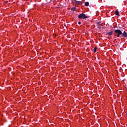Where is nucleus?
Listing matches in <instances>:
<instances>
[{"mask_svg": "<svg viewBox=\"0 0 127 127\" xmlns=\"http://www.w3.org/2000/svg\"><path fill=\"white\" fill-rule=\"evenodd\" d=\"M78 17L80 19H85L88 18V16L85 15L84 13H81L78 16Z\"/></svg>", "mask_w": 127, "mask_h": 127, "instance_id": "nucleus-1", "label": "nucleus"}, {"mask_svg": "<svg viewBox=\"0 0 127 127\" xmlns=\"http://www.w3.org/2000/svg\"><path fill=\"white\" fill-rule=\"evenodd\" d=\"M72 0L73 1H74L75 4H82V3H83V2H82V1H78L77 0Z\"/></svg>", "mask_w": 127, "mask_h": 127, "instance_id": "nucleus-2", "label": "nucleus"}, {"mask_svg": "<svg viewBox=\"0 0 127 127\" xmlns=\"http://www.w3.org/2000/svg\"><path fill=\"white\" fill-rule=\"evenodd\" d=\"M114 32L118 34H123V32H122V31L120 29L115 30Z\"/></svg>", "mask_w": 127, "mask_h": 127, "instance_id": "nucleus-3", "label": "nucleus"}, {"mask_svg": "<svg viewBox=\"0 0 127 127\" xmlns=\"http://www.w3.org/2000/svg\"><path fill=\"white\" fill-rule=\"evenodd\" d=\"M101 25H102V23L101 22H97V27L99 28V29H101Z\"/></svg>", "mask_w": 127, "mask_h": 127, "instance_id": "nucleus-4", "label": "nucleus"}, {"mask_svg": "<svg viewBox=\"0 0 127 127\" xmlns=\"http://www.w3.org/2000/svg\"><path fill=\"white\" fill-rule=\"evenodd\" d=\"M122 35L124 36V37L127 38V33L126 32V31H124V33H122Z\"/></svg>", "mask_w": 127, "mask_h": 127, "instance_id": "nucleus-5", "label": "nucleus"}, {"mask_svg": "<svg viewBox=\"0 0 127 127\" xmlns=\"http://www.w3.org/2000/svg\"><path fill=\"white\" fill-rule=\"evenodd\" d=\"M107 35H113V34H114V33L113 32V31H111V32H107L106 33Z\"/></svg>", "mask_w": 127, "mask_h": 127, "instance_id": "nucleus-6", "label": "nucleus"}, {"mask_svg": "<svg viewBox=\"0 0 127 127\" xmlns=\"http://www.w3.org/2000/svg\"><path fill=\"white\" fill-rule=\"evenodd\" d=\"M115 14H116V15H117L118 16H120V14H119V11H118V10H117L115 11Z\"/></svg>", "mask_w": 127, "mask_h": 127, "instance_id": "nucleus-7", "label": "nucleus"}, {"mask_svg": "<svg viewBox=\"0 0 127 127\" xmlns=\"http://www.w3.org/2000/svg\"><path fill=\"white\" fill-rule=\"evenodd\" d=\"M71 10H72V11H75L76 10V7H73L72 8H71Z\"/></svg>", "mask_w": 127, "mask_h": 127, "instance_id": "nucleus-8", "label": "nucleus"}, {"mask_svg": "<svg viewBox=\"0 0 127 127\" xmlns=\"http://www.w3.org/2000/svg\"><path fill=\"white\" fill-rule=\"evenodd\" d=\"M85 6H89V2H85Z\"/></svg>", "mask_w": 127, "mask_h": 127, "instance_id": "nucleus-9", "label": "nucleus"}, {"mask_svg": "<svg viewBox=\"0 0 127 127\" xmlns=\"http://www.w3.org/2000/svg\"><path fill=\"white\" fill-rule=\"evenodd\" d=\"M94 52L95 53L97 52V48H95L94 49Z\"/></svg>", "mask_w": 127, "mask_h": 127, "instance_id": "nucleus-10", "label": "nucleus"}, {"mask_svg": "<svg viewBox=\"0 0 127 127\" xmlns=\"http://www.w3.org/2000/svg\"><path fill=\"white\" fill-rule=\"evenodd\" d=\"M120 35H122V34H118V35H117V37H120Z\"/></svg>", "mask_w": 127, "mask_h": 127, "instance_id": "nucleus-11", "label": "nucleus"}, {"mask_svg": "<svg viewBox=\"0 0 127 127\" xmlns=\"http://www.w3.org/2000/svg\"><path fill=\"white\" fill-rule=\"evenodd\" d=\"M78 24H81V21L78 22Z\"/></svg>", "mask_w": 127, "mask_h": 127, "instance_id": "nucleus-12", "label": "nucleus"}]
</instances>
